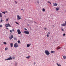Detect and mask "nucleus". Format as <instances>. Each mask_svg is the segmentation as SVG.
I'll list each match as a JSON object with an SVG mask.
<instances>
[{
  "label": "nucleus",
  "mask_w": 66,
  "mask_h": 66,
  "mask_svg": "<svg viewBox=\"0 0 66 66\" xmlns=\"http://www.w3.org/2000/svg\"><path fill=\"white\" fill-rule=\"evenodd\" d=\"M45 54H46L47 55L50 54V52H49V51L47 50H45Z\"/></svg>",
  "instance_id": "nucleus-1"
},
{
  "label": "nucleus",
  "mask_w": 66,
  "mask_h": 66,
  "mask_svg": "<svg viewBox=\"0 0 66 66\" xmlns=\"http://www.w3.org/2000/svg\"><path fill=\"white\" fill-rule=\"evenodd\" d=\"M14 47L15 48H17V47H18V45L17 43H15L14 45Z\"/></svg>",
  "instance_id": "nucleus-2"
},
{
  "label": "nucleus",
  "mask_w": 66,
  "mask_h": 66,
  "mask_svg": "<svg viewBox=\"0 0 66 66\" xmlns=\"http://www.w3.org/2000/svg\"><path fill=\"white\" fill-rule=\"evenodd\" d=\"M17 19L18 20H19L21 19V16H20L19 15H17Z\"/></svg>",
  "instance_id": "nucleus-3"
},
{
  "label": "nucleus",
  "mask_w": 66,
  "mask_h": 66,
  "mask_svg": "<svg viewBox=\"0 0 66 66\" xmlns=\"http://www.w3.org/2000/svg\"><path fill=\"white\" fill-rule=\"evenodd\" d=\"M5 27H11V25H10V23H8V24H6L5 25Z\"/></svg>",
  "instance_id": "nucleus-4"
},
{
  "label": "nucleus",
  "mask_w": 66,
  "mask_h": 66,
  "mask_svg": "<svg viewBox=\"0 0 66 66\" xmlns=\"http://www.w3.org/2000/svg\"><path fill=\"white\" fill-rule=\"evenodd\" d=\"M13 59V58H12V57L10 56L9 57V58H8L7 59H5V60H7V61H8V60H12Z\"/></svg>",
  "instance_id": "nucleus-5"
},
{
  "label": "nucleus",
  "mask_w": 66,
  "mask_h": 66,
  "mask_svg": "<svg viewBox=\"0 0 66 66\" xmlns=\"http://www.w3.org/2000/svg\"><path fill=\"white\" fill-rule=\"evenodd\" d=\"M25 34H27L28 35L29 34V32L28 31H25L23 32Z\"/></svg>",
  "instance_id": "nucleus-6"
},
{
  "label": "nucleus",
  "mask_w": 66,
  "mask_h": 66,
  "mask_svg": "<svg viewBox=\"0 0 66 66\" xmlns=\"http://www.w3.org/2000/svg\"><path fill=\"white\" fill-rule=\"evenodd\" d=\"M17 32L18 33V34H21V31H20V30L19 29H18L17 30Z\"/></svg>",
  "instance_id": "nucleus-7"
},
{
  "label": "nucleus",
  "mask_w": 66,
  "mask_h": 66,
  "mask_svg": "<svg viewBox=\"0 0 66 66\" xmlns=\"http://www.w3.org/2000/svg\"><path fill=\"white\" fill-rule=\"evenodd\" d=\"M14 37V36L13 35H12L11 36H10L9 37V38L10 39H12L13 38V37Z\"/></svg>",
  "instance_id": "nucleus-8"
},
{
  "label": "nucleus",
  "mask_w": 66,
  "mask_h": 66,
  "mask_svg": "<svg viewBox=\"0 0 66 66\" xmlns=\"http://www.w3.org/2000/svg\"><path fill=\"white\" fill-rule=\"evenodd\" d=\"M53 5L55 6H56L57 5V4L56 3H53Z\"/></svg>",
  "instance_id": "nucleus-9"
},
{
  "label": "nucleus",
  "mask_w": 66,
  "mask_h": 66,
  "mask_svg": "<svg viewBox=\"0 0 66 66\" xmlns=\"http://www.w3.org/2000/svg\"><path fill=\"white\" fill-rule=\"evenodd\" d=\"M61 26H63L64 27L65 26H66V24H65V23L62 24H61Z\"/></svg>",
  "instance_id": "nucleus-10"
},
{
  "label": "nucleus",
  "mask_w": 66,
  "mask_h": 66,
  "mask_svg": "<svg viewBox=\"0 0 66 66\" xmlns=\"http://www.w3.org/2000/svg\"><path fill=\"white\" fill-rule=\"evenodd\" d=\"M10 45L11 46V47H13V43H11Z\"/></svg>",
  "instance_id": "nucleus-11"
},
{
  "label": "nucleus",
  "mask_w": 66,
  "mask_h": 66,
  "mask_svg": "<svg viewBox=\"0 0 66 66\" xmlns=\"http://www.w3.org/2000/svg\"><path fill=\"white\" fill-rule=\"evenodd\" d=\"M61 47H60L58 46L57 47L56 49H57V50H59V49H61Z\"/></svg>",
  "instance_id": "nucleus-12"
},
{
  "label": "nucleus",
  "mask_w": 66,
  "mask_h": 66,
  "mask_svg": "<svg viewBox=\"0 0 66 66\" xmlns=\"http://www.w3.org/2000/svg\"><path fill=\"white\" fill-rule=\"evenodd\" d=\"M30 46H31V44H28L27 45V47H30Z\"/></svg>",
  "instance_id": "nucleus-13"
},
{
  "label": "nucleus",
  "mask_w": 66,
  "mask_h": 66,
  "mask_svg": "<svg viewBox=\"0 0 66 66\" xmlns=\"http://www.w3.org/2000/svg\"><path fill=\"white\" fill-rule=\"evenodd\" d=\"M63 59H66V56H65V55L64 56H63Z\"/></svg>",
  "instance_id": "nucleus-14"
},
{
  "label": "nucleus",
  "mask_w": 66,
  "mask_h": 66,
  "mask_svg": "<svg viewBox=\"0 0 66 66\" xmlns=\"http://www.w3.org/2000/svg\"><path fill=\"white\" fill-rule=\"evenodd\" d=\"M0 17H2V13H0Z\"/></svg>",
  "instance_id": "nucleus-15"
},
{
  "label": "nucleus",
  "mask_w": 66,
  "mask_h": 66,
  "mask_svg": "<svg viewBox=\"0 0 66 66\" xmlns=\"http://www.w3.org/2000/svg\"><path fill=\"white\" fill-rule=\"evenodd\" d=\"M15 66H17V64H18V63H17L16 62H15Z\"/></svg>",
  "instance_id": "nucleus-16"
},
{
  "label": "nucleus",
  "mask_w": 66,
  "mask_h": 66,
  "mask_svg": "<svg viewBox=\"0 0 66 66\" xmlns=\"http://www.w3.org/2000/svg\"><path fill=\"white\" fill-rule=\"evenodd\" d=\"M3 21V19L2 18H1V22H2Z\"/></svg>",
  "instance_id": "nucleus-17"
},
{
  "label": "nucleus",
  "mask_w": 66,
  "mask_h": 66,
  "mask_svg": "<svg viewBox=\"0 0 66 66\" xmlns=\"http://www.w3.org/2000/svg\"><path fill=\"white\" fill-rule=\"evenodd\" d=\"M30 56H27V57H26V58L27 59H29V58H30Z\"/></svg>",
  "instance_id": "nucleus-18"
},
{
  "label": "nucleus",
  "mask_w": 66,
  "mask_h": 66,
  "mask_svg": "<svg viewBox=\"0 0 66 66\" xmlns=\"http://www.w3.org/2000/svg\"><path fill=\"white\" fill-rule=\"evenodd\" d=\"M56 10L57 11H59V8L58 7H57L56 8Z\"/></svg>",
  "instance_id": "nucleus-19"
},
{
  "label": "nucleus",
  "mask_w": 66,
  "mask_h": 66,
  "mask_svg": "<svg viewBox=\"0 0 66 66\" xmlns=\"http://www.w3.org/2000/svg\"><path fill=\"white\" fill-rule=\"evenodd\" d=\"M8 48L7 47H6L5 50H8Z\"/></svg>",
  "instance_id": "nucleus-20"
},
{
  "label": "nucleus",
  "mask_w": 66,
  "mask_h": 66,
  "mask_svg": "<svg viewBox=\"0 0 66 66\" xmlns=\"http://www.w3.org/2000/svg\"><path fill=\"white\" fill-rule=\"evenodd\" d=\"M45 9H43V10H42V11L43 12H45Z\"/></svg>",
  "instance_id": "nucleus-21"
},
{
  "label": "nucleus",
  "mask_w": 66,
  "mask_h": 66,
  "mask_svg": "<svg viewBox=\"0 0 66 66\" xmlns=\"http://www.w3.org/2000/svg\"><path fill=\"white\" fill-rule=\"evenodd\" d=\"M56 64H57V66H61V64H60L59 65V64L58 63H57Z\"/></svg>",
  "instance_id": "nucleus-22"
},
{
  "label": "nucleus",
  "mask_w": 66,
  "mask_h": 66,
  "mask_svg": "<svg viewBox=\"0 0 66 66\" xmlns=\"http://www.w3.org/2000/svg\"><path fill=\"white\" fill-rule=\"evenodd\" d=\"M50 34V32L49 31L48 32L47 34H48V35H49Z\"/></svg>",
  "instance_id": "nucleus-23"
},
{
  "label": "nucleus",
  "mask_w": 66,
  "mask_h": 66,
  "mask_svg": "<svg viewBox=\"0 0 66 66\" xmlns=\"http://www.w3.org/2000/svg\"><path fill=\"white\" fill-rule=\"evenodd\" d=\"M9 21V18L6 19V21L7 22V21Z\"/></svg>",
  "instance_id": "nucleus-24"
},
{
  "label": "nucleus",
  "mask_w": 66,
  "mask_h": 66,
  "mask_svg": "<svg viewBox=\"0 0 66 66\" xmlns=\"http://www.w3.org/2000/svg\"><path fill=\"white\" fill-rule=\"evenodd\" d=\"M3 43H4V44L5 45H6V43L5 42H3Z\"/></svg>",
  "instance_id": "nucleus-25"
},
{
  "label": "nucleus",
  "mask_w": 66,
  "mask_h": 66,
  "mask_svg": "<svg viewBox=\"0 0 66 66\" xmlns=\"http://www.w3.org/2000/svg\"><path fill=\"white\" fill-rule=\"evenodd\" d=\"M1 12L2 13H3L4 14H5V12H2V11Z\"/></svg>",
  "instance_id": "nucleus-26"
},
{
  "label": "nucleus",
  "mask_w": 66,
  "mask_h": 66,
  "mask_svg": "<svg viewBox=\"0 0 66 66\" xmlns=\"http://www.w3.org/2000/svg\"><path fill=\"white\" fill-rule=\"evenodd\" d=\"M54 51H52L51 52V53H54Z\"/></svg>",
  "instance_id": "nucleus-27"
},
{
  "label": "nucleus",
  "mask_w": 66,
  "mask_h": 66,
  "mask_svg": "<svg viewBox=\"0 0 66 66\" xmlns=\"http://www.w3.org/2000/svg\"><path fill=\"white\" fill-rule=\"evenodd\" d=\"M18 44L20 43V41L19 40L18 41Z\"/></svg>",
  "instance_id": "nucleus-28"
},
{
  "label": "nucleus",
  "mask_w": 66,
  "mask_h": 66,
  "mask_svg": "<svg viewBox=\"0 0 66 66\" xmlns=\"http://www.w3.org/2000/svg\"><path fill=\"white\" fill-rule=\"evenodd\" d=\"M15 22L16 24H19V23H18L17 22Z\"/></svg>",
  "instance_id": "nucleus-29"
},
{
  "label": "nucleus",
  "mask_w": 66,
  "mask_h": 66,
  "mask_svg": "<svg viewBox=\"0 0 66 66\" xmlns=\"http://www.w3.org/2000/svg\"><path fill=\"white\" fill-rule=\"evenodd\" d=\"M10 32H11V33H12V32H13V31H12V30H10Z\"/></svg>",
  "instance_id": "nucleus-30"
},
{
  "label": "nucleus",
  "mask_w": 66,
  "mask_h": 66,
  "mask_svg": "<svg viewBox=\"0 0 66 66\" xmlns=\"http://www.w3.org/2000/svg\"><path fill=\"white\" fill-rule=\"evenodd\" d=\"M61 31H64V29L63 28L61 29Z\"/></svg>",
  "instance_id": "nucleus-31"
},
{
  "label": "nucleus",
  "mask_w": 66,
  "mask_h": 66,
  "mask_svg": "<svg viewBox=\"0 0 66 66\" xmlns=\"http://www.w3.org/2000/svg\"><path fill=\"white\" fill-rule=\"evenodd\" d=\"M37 2L38 4H39V1H37Z\"/></svg>",
  "instance_id": "nucleus-32"
},
{
  "label": "nucleus",
  "mask_w": 66,
  "mask_h": 66,
  "mask_svg": "<svg viewBox=\"0 0 66 66\" xmlns=\"http://www.w3.org/2000/svg\"><path fill=\"white\" fill-rule=\"evenodd\" d=\"M2 27V25H0V27L1 28V27Z\"/></svg>",
  "instance_id": "nucleus-33"
},
{
  "label": "nucleus",
  "mask_w": 66,
  "mask_h": 66,
  "mask_svg": "<svg viewBox=\"0 0 66 66\" xmlns=\"http://www.w3.org/2000/svg\"><path fill=\"white\" fill-rule=\"evenodd\" d=\"M47 37H49V35H48L47 34Z\"/></svg>",
  "instance_id": "nucleus-34"
},
{
  "label": "nucleus",
  "mask_w": 66,
  "mask_h": 66,
  "mask_svg": "<svg viewBox=\"0 0 66 66\" xmlns=\"http://www.w3.org/2000/svg\"><path fill=\"white\" fill-rule=\"evenodd\" d=\"M65 35H66V34H63V36H65Z\"/></svg>",
  "instance_id": "nucleus-35"
},
{
  "label": "nucleus",
  "mask_w": 66,
  "mask_h": 66,
  "mask_svg": "<svg viewBox=\"0 0 66 66\" xmlns=\"http://www.w3.org/2000/svg\"><path fill=\"white\" fill-rule=\"evenodd\" d=\"M36 64V63L35 62H34V65H35Z\"/></svg>",
  "instance_id": "nucleus-36"
},
{
  "label": "nucleus",
  "mask_w": 66,
  "mask_h": 66,
  "mask_svg": "<svg viewBox=\"0 0 66 66\" xmlns=\"http://www.w3.org/2000/svg\"><path fill=\"white\" fill-rule=\"evenodd\" d=\"M48 3H50V4H51V3H50V2H48Z\"/></svg>",
  "instance_id": "nucleus-37"
},
{
  "label": "nucleus",
  "mask_w": 66,
  "mask_h": 66,
  "mask_svg": "<svg viewBox=\"0 0 66 66\" xmlns=\"http://www.w3.org/2000/svg\"><path fill=\"white\" fill-rule=\"evenodd\" d=\"M13 59H15V57H13Z\"/></svg>",
  "instance_id": "nucleus-38"
},
{
  "label": "nucleus",
  "mask_w": 66,
  "mask_h": 66,
  "mask_svg": "<svg viewBox=\"0 0 66 66\" xmlns=\"http://www.w3.org/2000/svg\"><path fill=\"white\" fill-rule=\"evenodd\" d=\"M24 30L26 31H27V29L26 28H24Z\"/></svg>",
  "instance_id": "nucleus-39"
},
{
  "label": "nucleus",
  "mask_w": 66,
  "mask_h": 66,
  "mask_svg": "<svg viewBox=\"0 0 66 66\" xmlns=\"http://www.w3.org/2000/svg\"><path fill=\"white\" fill-rule=\"evenodd\" d=\"M44 29L45 30H46L47 28H44Z\"/></svg>",
  "instance_id": "nucleus-40"
},
{
  "label": "nucleus",
  "mask_w": 66,
  "mask_h": 66,
  "mask_svg": "<svg viewBox=\"0 0 66 66\" xmlns=\"http://www.w3.org/2000/svg\"><path fill=\"white\" fill-rule=\"evenodd\" d=\"M14 39H15V40H16L17 39H16V38H14Z\"/></svg>",
  "instance_id": "nucleus-41"
},
{
  "label": "nucleus",
  "mask_w": 66,
  "mask_h": 66,
  "mask_svg": "<svg viewBox=\"0 0 66 66\" xmlns=\"http://www.w3.org/2000/svg\"><path fill=\"white\" fill-rule=\"evenodd\" d=\"M6 29H7V30H8V29H9V28H7V27H6Z\"/></svg>",
  "instance_id": "nucleus-42"
},
{
  "label": "nucleus",
  "mask_w": 66,
  "mask_h": 66,
  "mask_svg": "<svg viewBox=\"0 0 66 66\" xmlns=\"http://www.w3.org/2000/svg\"><path fill=\"white\" fill-rule=\"evenodd\" d=\"M12 31H14V29H12Z\"/></svg>",
  "instance_id": "nucleus-43"
},
{
  "label": "nucleus",
  "mask_w": 66,
  "mask_h": 66,
  "mask_svg": "<svg viewBox=\"0 0 66 66\" xmlns=\"http://www.w3.org/2000/svg\"><path fill=\"white\" fill-rule=\"evenodd\" d=\"M21 10H22V11H24V10H23V9H21Z\"/></svg>",
  "instance_id": "nucleus-44"
},
{
  "label": "nucleus",
  "mask_w": 66,
  "mask_h": 66,
  "mask_svg": "<svg viewBox=\"0 0 66 66\" xmlns=\"http://www.w3.org/2000/svg\"><path fill=\"white\" fill-rule=\"evenodd\" d=\"M5 12H6V13H7V12L6 11H5Z\"/></svg>",
  "instance_id": "nucleus-45"
},
{
  "label": "nucleus",
  "mask_w": 66,
  "mask_h": 66,
  "mask_svg": "<svg viewBox=\"0 0 66 66\" xmlns=\"http://www.w3.org/2000/svg\"><path fill=\"white\" fill-rule=\"evenodd\" d=\"M15 2L16 3H17L16 2Z\"/></svg>",
  "instance_id": "nucleus-46"
},
{
  "label": "nucleus",
  "mask_w": 66,
  "mask_h": 66,
  "mask_svg": "<svg viewBox=\"0 0 66 66\" xmlns=\"http://www.w3.org/2000/svg\"><path fill=\"white\" fill-rule=\"evenodd\" d=\"M35 23H36V22H35Z\"/></svg>",
  "instance_id": "nucleus-47"
}]
</instances>
